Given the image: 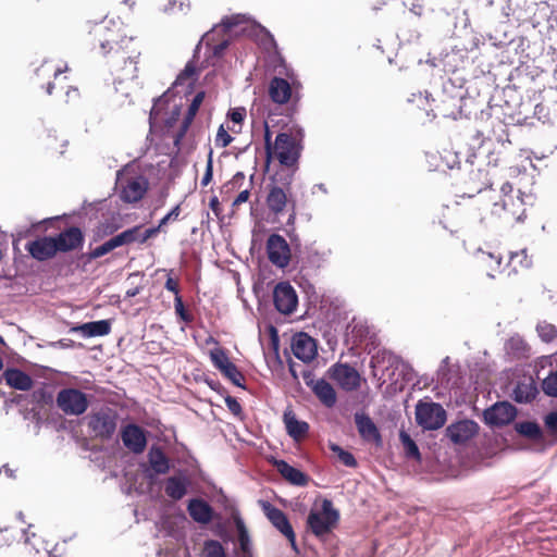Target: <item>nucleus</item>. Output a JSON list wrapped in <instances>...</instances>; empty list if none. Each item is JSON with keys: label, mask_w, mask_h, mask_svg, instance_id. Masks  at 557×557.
Here are the masks:
<instances>
[{"label": "nucleus", "mask_w": 557, "mask_h": 557, "mask_svg": "<svg viewBox=\"0 0 557 557\" xmlns=\"http://www.w3.org/2000/svg\"><path fill=\"white\" fill-rule=\"evenodd\" d=\"M89 428L101 438H110L116 429V414L109 408L100 409L89 419Z\"/></svg>", "instance_id": "9"}, {"label": "nucleus", "mask_w": 557, "mask_h": 557, "mask_svg": "<svg viewBox=\"0 0 557 557\" xmlns=\"http://www.w3.org/2000/svg\"><path fill=\"white\" fill-rule=\"evenodd\" d=\"M264 146H265V151H267V154L269 158H271L272 156V135H271V132L269 129V126L268 124L265 123L264 124Z\"/></svg>", "instance_id": "52"}, {"label": "nucleus", "mask_w": 557, "mask_h": 557, "mask_svg": "<svg viewBox=\"0 0 557 557\" xmlns=\"http://www.w3.org/2000/svg\"><path fill=\"white\" fill-rule=\"evenodd\" d=\"M275 467L281 475L289 483L298 486H304L308 482L307 475L300 470L289 466L284 460L275 461Z\"/></svg>", "instance_id": "26"}, {"label": "nucleus", "mask_w": 557, "mask_h": 557, "mask_svg": "<svg viewBox=\"0 0 557 557\" xmlns=\"http://www.w3.org/2000/svg\"><path fill=\"white\" fill-rule=\"evenodd\" d=\"M57 405L65 414L81 416L88 408V399L76 388H64L57 395Z\"/></svg>", "instance_id": "6"}, {"label": "nucleus", "mask_w": 557, "mask_h": 557, "mask_svg": "<svg viewBox=\"0 0 557 557\" xmlns=\"http://www.w3.org/2000/svg\"><path fill=\"white\" fill-rule=\"evenodd\" d=\"M66 70H67V66H65L64 69H55V70L53 71V76H54V77H58L61 73H63V72H64V71H66Z\"/></svg>", "instance_id": "64"}, {"label": "nucleus", "mask_w": 557, "mask_h": 557, "mask_svg": "<svg viewBox=\"0 0 557 557\" xmlns=\"http://www.w3.org/2000/svg\"><path fill=\"white\" fill-rule=\"evenodd\" d=\"M228 116L233 123L240 124L246 116V110L244 108H235L230 111Z\"/></svg>", "instance_id": "47"}, {"label": "nucleus", "mask_w": 557, "mask_h": 557, "mask_svg": "<svg viewBox=\"0 0 557 557\" xmlns=\"http://www.w3.org/2000/svg\"><path fill=\"white\" fill-rule=\"evenodd\" d=\"M399 438L404 446L406 457L412 458L414 460H420L421 455L419 448L414 441L410 437V435L401 431L399 434Z\"/></svg>", "instance_id": "35"}, {"label": "nucleus", "mask_w": 557, "mask_h": 557, "mask_svg": "<svg viewBox=\"0 0 557 557\" xmlns=\"http://www.w3.org/2000/svg\"><path fill=\"white\" fill-rule=\"evenodd\" d=\"M264 36H265V42H264V46L268 48V45L269 46H273L274 45V39L273 37L268 33V32H264Z\"/></svg>", "instance_id": "62"}, {"label": "nucleus", "mask_w": 557, "mask_h": 557, "mask_svg": "<svg viewBox=\"0 0 557 557\" xmlns=\"http://www.w3.org/2000/svg\"><path fill=\"white\" fill-rule=\"evenodd\" d=\"M213 176V161H212V152L208 156L206 172L201 180V185L207 186L211 181Z\"/></svg>", "instance_id": "46"}, {"label": "nucleus", "mask_w": 557, "mask_h": 557, "mask_svg": "<svg viewBox=\"0 0 557 557\" xmlns=\"http://www.w3.org/2000/svg\"><path fill=\"white\" fill-rule=\"evenodd\" d=\"M355 422L360 435L366 440H379L380 435L373 421L366 414L357 413Z\"/></svg>", "instance_id": "31"}, {"label": "nucleus", "mask_w": 557, "mask_h": 557, "mask_svg": "<svg viewBox=\"0 0 557 557\" xmlns=\"http://www.w3.org/2000/svg\"><path fill=\"white\" fill-rule=\"evenodd\" d=\"M267 253L269 260L277 268L284 269L290 261V248L286 239L278 235L272 234L267 240Z\"/></svg>", "instance_id": "10"}, {"label": "nucleus", "mask_w": 557, "mask_h": 557, "mask_svg": "<svg viewBox=\"0 0 557 557\" xmlns=\"http://www.w3.org/2000/svg\"><path fill=\"white\" fill-rule=\"evenodd\" d=\"M188 480L185 476H171L165 484V493L173 499H181L187 492Z\"/></svg>", "instance_id": "30"}, {"label": "nucleus", "mask_w": 557, "mask_h": 557, "mask_svg": "<svg viewBox=\"0 0 557 557\" xmlns=\"http://www.w3.org/2000/svg\"><path fill=\"white\" fill-rule=\"evenodd\" d=\"M225 403H226L228 410L232 413H234L235 416H238L242 412V406L235 398L228 396L225 399Z\"/></svg>", "instance_id": "51"}, {"label": "nucleus", "mask_w": 557, "mask_h": 557, "mask_svg": "<svg viewBox=\"0 0 557 557\" xmlns=\"http://www.w3.org/2000/svg\"><path fill=\"white\" fill-rule=\"evenodd\" d=\"M503 199L502 203L495 202L493 206V214L504 218L508 221H522L525 209L521 193L513 197L512 186L509 183L503 184L500 188Z\"/></svg>", "instance_id": "4"}, {"label": "nucleus", "mask_w": 557, "mask_h": 557, "mask_svg": "<svg viewBox=\"0 0 557 557\" xmlns=\"http://www.w3.org/2000/svg\"><path fill=\"white\" fill-rule=\"evenodd\" d=\"M236 386H243L244 376L234 363L226 367L225 370L221 371Z\"/></svg>", "instance_id": "41"}, {"label": "nucleus", "mask_w": 557, "mask_h": 557, "mask_svg": "<svg viewBox=\"0 0 557 557\" xmlns=\"http://www.w3.org/2000/svg\"><path fill=\"white\" fill-rule=\"evenodd\" d=\"M165 288L172 293L175 294V297L176 296H180L178 295V285H177V282L174 281L172 277H168L166 282H165Z\"/></svg>", "instance_id": "57"}, {"label": "nucleus", "mask_w": 557, "mask_h": 557, "mask_svg": "<svg viewBox=\"0 0 557 557\" xmlns=\"http://www.w3.org/2000/svg\"><path fill=\"white\" fill-rule=\"evenodd\" d=\"M542 388L546 395L557 397V370L544 379Z\"/></svg>", "instance_id": "40"}, {"label": "nucleus", "mask_w": 557, "mask_h": 557, "mask_svg": "<svg viewBox=\"0 0 557 557\" xmlns=\"http://www.w3.org/2000/svg\"><path fill=\"white\" fill-rule=\"evenodd\" d=\"M116 186L120 189V197L124 202L133 203L139 201L148 190V180L135 173L131 166H125L116 173Z\"/></svg>", "instance_id": "2"}, {"label": "nucleus", "mask_w": 557, "mask_h": 557, "mask_svg": "<svg viewBox=\"0 0 557 557\" xmlns=\"http://www.w3.org/2000/svg\"><path fill=\"white\" fill-rule=\"evenodd\" d=\"M539 336L546 343L552 342L557 336L556 327L547 322H540L536 326Z\"/></svg>", "instance_id": "39"}, {"label": "nucleus", "mask_w": 557, "mask_h": 557, "mask_svg": "<svg viewBox=\"0 0 557 557\" xmlns=\"http://www.w3.org/2000/svg\"><path fill=\"white\" fill-rule=\"evenodd\" d=\"M122 441L125 447L135 454H140L145 450L147 438L141 428L136 424H128L122 430Z\"/></svg>", "instance_id": "17"}, {"label": "nucleus", "mask_w": 557, "mask_h": 557, "mask_svg": "<svg viewBox=\"0 0 557 557\" xmlns=\"http://www.w3.org/2000/svg\"><path fill=\"white\" fill-rule=\"evenodd\" d=\"M537 394V387L532 377H525L518 382L513 389V398L518 403H529Z\"/></svg>", "instance_id": "27"}, {"label": "nucleus", "mask_w": 557, "mask_h": 557, "mask_svg": "<svg viewBox=\"0 0 557 557\" xmlns=\"http://www.w3.org/2000/svg\"><path fill=\"white\" fill-rule=\"evenodd\" d=\"M478 263L486 270L488 277L494 278L503 270V257L499 253L479 249L475 253Z\"/></svg>", "instance_id": "20"}, {"label": "nucleus", "mask_w": 557, "mask_h": 557, "mask_svg": "<svg viewBox=\"0 0 557 557\" xmlns=\"http://www.w3.org/2000/svg\"><path fill=\"white\" fill-rule=\"evenodd\" d=\"M107 242H108V245L110 246L111 250H113V249L124 245L120 234H117L116 236L110 238Z\"/></svg>", "instance_id": "58"}, {"label": "nucleus", "mask_w": 557, "mask_h": 557, "mask_svg": "<svg viewBox=\"0 0 557 557\" xmlns=\"http://www.w3.org/2000/svg\"><path fill=\"white\" fill-rule=\"evenodd\" d=\"M210 358H211V361L213 363V366L222 371V370H225L226 367H228L231 363H233L227 355L225 354V351L221 348H214L210 351Z\"/></svg>", "instance_id": "36"}, {"label": "nucleus", "mask_w": 557, "mask_h": 557, "mask_svg": "<svg viewBox=\"0 0 557 557\" xmlns=\"http://www.w3.org/2000/svg\"><path fill=\"white\" fill-rule=\"evenodd\" d=\"M188 512L199 523H208L212 518L211 507L201 499H191L188 504Z\"/></svg>", "instance_id": "28"}, {"label": "nucleus", "mask_w": 557, "mask_h": 557, "mask_svg": "<svg viewBox=\"0 0 557 557\" xmlns=\"http://www.w3.org/2000/svg\"><path fill=\"white\" fill-rule=\"evenodd\" d=\"M243 15H234L230 17H225L220 25L215 26L210 33H207L199 45L206 44L208 47H210L213 55L220 57L223 51L228 46V39L224 38L221 42L216 45H212L213 36L218 32H230L233 27L238 26L244 22Z\"/></svg>", "instance_id": "13"}, {"label": "nucleus", "mask_w": 557, "mask_h": 557, "mask_svg": "<svg viewBox=\"0 0 557 557\" xmlns=\"http://www.w3.org/2000/svg\"><path fill=\"white\" fill-rule=\"evenodd\" d=\"M237 529H238V540H239L240 548L244 552H247L249 549V537H248V533H247V530H246L243 521H240V520L237 521Z\"/></svg>", "instance_id": "44"}, {"label": "nucleus", "mask_w": 557, "mask_h": 557, "mask_svg": "<svg viewBox=\"0 0 557 557\" xmlns=\"http://www.w3.org/2000/svg\"><path fill=\"white\" fill-rule=\"evenodd\" d=\"M329 376L344 391L351 392L360 387L359 372L347 363H335L329 371Z\"/></svg>", "instance_id": "8"}, {"label": "nucleus", "mask_w": 557, "mask_h": 557, "mask_svg": "<svg viewBox=\"0 0 557 557\" xmlns=\"http://www.w3.org/2000/svg\"><path fill=\"white\" fill-rule=\"evenodd\" d=\"M149 463L153 471L158 474H164L169 471V459L158 447H152L148 454Z\"/></svg>", "instance_id": "32"}, {"label": "nucleus", "mask_w": 557, "mask_h": 557, "mask_svg": "<svg viewBox=\"0 0 557 557\" xmlns=\"http://www.w3.org/2000/svg\"><path fill=\"white\" fill-rule=\"evenodd\" d=\"M448 362H449V357H446L445 359H443L442 361V364L437 371V380L438 382H441L442 384L443 383H448L449 379L447 376V366H448Z\"/></svg>", "instance_id": "48"}, {"label": "nucleus", "mask_w": 557, "mask_h": 557, "mask_svg": "<svg viewBox=\"0 0 557 557\" xmlns=\"http://www.w3.org/2000/svg\"><path fill=\"white\" fill-rule=\"evenodd\" d=\"M521 258L520 262L521 265L524 268L531 267V260L528 259L527 251L523 249L520 252H516L511 255V260L515 261L516 259Z\"/></svg>", "instance_id": "55"}, {"label": "nucleus", "mask_w": 557, "mask_h": 557, "mask_svg": "<svg viewBox=\"0 0 557 557\" xmlns=\"http://www.w3.org/2000/svg\"><path fill=\"white\" fill-rule=\"evenodd\" d=\"M161 227L156 226V227H150V228H147L146 231L141 232L140 231V238H139V243L140 244H144L146 243L148 239L154 237L159 232H160Z\"/></svg>", "instance_id": "50"}, {"label": "nucleus", "mask_w": 557, "mask_h": 557, "mask_svg": "<svg viewBox=\"0 0 557 557\" xmlns=\"http://www.w3.org/2000/svg\"><path fill=\"white\" fill-rule=\"evenodd\" d=\"M545 425L548 430L557 432V412H550L545 417Z\"/></svg>", "instance_id": "53"}, {"label": "nucleus", "mask_w": 557, "mask_h": 557, "mask_svg": "<svg viewBox=\"0 0 557 557\" xmlns=\"http://www.w3.org/2000/svg\"><path fill=\"white\" fill-rule=\"evenodd\" d=\"M205 99V92L203 91H199L198 94H196V96L194 97L189 108H188V111H187V114L183 121V124H182V129H181V133L178 135V138L177 140H180L184 135L185 133L187 132L189 125L191 124L194 117L196 116L202 101Z\"/></svg>", "instance_id": "33"}, {"label": "nucleus", "mask_w": 557, "mask_h": 557, "mask_svg": "<svg viewBox=\"0 0 557 557\" xmlns=\"http://www.w3.org/2000/svg\"><path fill=\"white\" fill-rule=\"evenodd\" d=\"M140 230H141L140 226H134L132 228H128V230L120 233V236H121L124 245L135 243V242L139 243Z\"/></svg>", "instance_id": "43"}, {"label": "nucleus", "mask_w": 557, "mask_h": 557, "mask_svg": "<svg viewBox=\"0 0 557 557\" xmlns=\"http://www.w3.org/2000/svg\"><path fill=\"white\" fill-rule=\"evenodd\" d=\"M269 95L275 103H287L292 96V88L289 83L284 78L274 77L270 82Z\"/></svg>", "instance_id": "22"}, {"label": "nucleus", "mask_w": 557, "mask_h": 557, "mask_svg": "<svg viewBox=\"0 0 557 557\" xmlns=\"http://www.w3.org/2000/svg\"><path fill=\"white\" fill-rule=\"evenodd\" d=\"M233 140V137L227 133V131L221 125L218 129L215 143L220 147H227Z\"/></svg>", "instance_id": "45"}, {"label": "nucleus", "mask_w": 557, "mask_h": 557, "mask_svg": "<svg viewBox=\"0 0 557 557\" xmlns=\"http://www.w3.org/2000/svg\"><path fill=\"white\" fill-rule=\"evenodd\" d=\"M197 79V71L193 62L186 64L184 71L177 76L174 86H186L190 88Z\"/></svg>", "instance_id": "34"}, {"label": "nucleus", "mask_w": 557, "mask_h": 557, "mask_svg": "<svg viewBox=\"0 0 557 557\" xmlns=\"http://www.w3.org/2000/svg\"><path fill=\"white\" fill-rule=\"evenodd\" d=\"M287 203V196L285 191L278 187L273 186L267 197L268 208L275 214L282 213Z\"/></svg>", "instance_id": "29"}, {"label": "nucleus", "mask_w": 557, "mask_h": 557, "mask_svg": "<svg viewBox=\"0 0 557 557\" xmlns=\"http://www.w3.org/2000/svg\"><path fill=\"white\" fill-rule=\"evenodd\" d=\"M339 512L330 499H323L320 509H312L309 512L307 523L312 533L322 536L329 533L337 523Z\"/></svg>", "instance_id": "3"}, {"label": "nucleus", "mask_w": 557, "mask_h": 557, "mask_svg": "<svg viewBox=\"0 0 557 557\" xmlns=\"http://www.w3.org/2000/svg\"><path fill=\"white\" fill-rule=\"evenodd\" d=\"M283 420L287 434L295 441H299L308 433L309 424L306 421L298 420L293 411H285Z\"/></svg>", "instance_id": "23"}, {"label": "nucleus", "mask_w": 557, "mask_h": 557, "mask_svg": "<svg viewBox=\"0 0 557 557\" xmlns=\"http://www.w3.org/2000/svg\"><path fill=\"white\" fill-rule=\"evenodd\" d=\"M71 332L78 333L85 338L106 336L111 332V323L108 320L87 322L73 326Z\"/></svg>", "instance_id": "19"}, {"label": "nucleus", "mask_w": 557, "mask_h": 557, "mask_svg": "<svg viewBox=\"0 0 557 557\" xmlns=\"http://www.w3.org/2000/svg\"><path fill=\"white\" fill-rule=\"evenodd\" d=\"M180 212H181L180 206L174 207L166 215H164L160 220L159 227L166 225L170 221L176 220L180 215Z\"/></svg>", "instance_id": "49"}, {"label": "nucleus", "mask_w": 557, "mask_h": 557, "mask_svg": "<svg viewBox=\"0 0 557 557\" xmlns=\"http://www.w3.org/2000/svg\"><path fill=\"white\" fill-rule=\"evenodd\" d=\"M479 431V425L472 420H460L446 429L447 437L455 444H462L472 438Z\"/></svg>", "instance_id": "16"}, {"label": "nucleus", "mask_w": 557, "mask_h": 557, "mask_svg": "<svg viewBox=\"0 0 557 557\" xmlns=\"http://www.w3.org/2000/svg\"><path fill=\"white\" fill-rule=\"evenodd\" d=\"M264 515L271 523L290 542L296 549V536L286 515L267 500L259 502Z\"/></svg>", "instance_id": "11"}, {"label": "nucleus", "mask_w": 557, "mask_h": 557, "mask_svg": "<svg viewBox=\"0 0 557 557\" xmlns=\"http://www.w3.org/2000/svg\"><path fill=\"white\" fill-rule=\"evenodd\" d=\"M137 294H138V288L128 289V290L126 292V296H127V297H135Z\"/></svg>", "instance_id": "63"}, {"label": "nucleus", "mask_w": 557, "mask_h": 557, "mask_svg": "<svg viewBox=\"0 0 557 557\" xmlns=\"http://www.w3.org/2000/svg\"><path fill=\"white\" fill-rule=\"evenodd\" d=\"M330 449L334 454H336V456L338 457L339 461L343 465H345L346 467H356L357 461H356L355 457L349 451L344 450L337 444H331Z\"/></svg>", "instance_id": "38"}, {"label": "nucleus", "mask_w": 557, "mask_h": 557, "mask_svg": "<svg viewBox=\"0 0 557 557\" xmlns=\"http://www.w3.org/2000/svg\"><path fill=\"white\" fill-rule=\"evenodd\" d=\"M273 298L275 308L283 314H290L297 308L298 297L289 283H278L274 288Z\"/></svg>", "instance_id": "14"}, {"label": "nucleus", "mask_w": 557, "mask_h": 557, "mask_svg": "<svg viewBox=\"0 0 557 557\" xmlns=\"http://www.w3.org/2000/svg\"><path fill=\"white\" fill-rule=\"evenodd\" d=\"M245 178L244 174L238 172L234 175L233 180L231 181L232 185H236L239 181H243Z\"/></svg>", "instance_id": "61"}, {"label": "nucleus", "mask_w": 557, "mask_h": 557, "mask_svg": "<svg viewBox=\"0 0 557 557\" xmlns=\"http://www.w3.org/2000/svg\"><path fill=\"white\" fill-rule=\"evenodd\" d=\"M132 44V37H124L120 41H117L115 37H110L100 42V49L103 55L113 52L110 66L116 90H120V85L133 83L137 78V59L140 55V51L131 48Z\"/></svg>", "instance_id": "1"}, {"label": "nucleus", "mask_w": 557, "mask_h": 557, "mask_svg": "<svg viewBox=\"0 0 557 557\" xmlns=\"http://www.w3.org/2000/svg\"><path fill=\"white\" fill-rule=\"evenodd\" d=\"M162 106V101L161 100H158L152 109H151V112H150V117L152 116H157L159 114V111H160V107Z\"/></svg>", "instance_id": "60"}, {"label": "nucleus", "mask_w": 557, "mask_h": 557, "mask_svg": "<svg viewBox=\"0 0 557 557\" xmlns=\"http://www.w3.org/2000/svg\"><path fill=\"white\" fill-rule=\"evenodd\" d=\"M516 430L530 438H537L541 435L540 426L534 422H521L516 425Z\"/></svg>", "instance_id": "37"}, {"label": "nucleus", "mask_w": 557, "mask_h": 557, "mask_svg": "<svg viewBox=\"0 0 557 557\" xmlns=\"http://www.w3.org/2000/svg\"><path fill=\"white\" fill-rule=\"evenodd\" d=\"M286 166L294 165L299 157L295 139L287 133H280L272 147V156Z\"/></svg>", "instance_id": "7"}, {"label": "nucleus", "mask_w": 557, "mask_h": 557, "mask_svg": "<svg viewBox=\"0 0 557 557\" xmlns=\"http://www.w3.org/2000/svg\"><path fill=\"white\" fill-rule=\"evenodd\" d=\"M29 253L37 260H47L58 252L53 237H42L28 244Z\"/></svg>", "instance_id": "18"}, {"label": "nucleus", "mask_w": 557, "mask_h": 557, "mask_svg": "<svg viewBox=\"0 0 557 557\" xmlns=\"http://www.w3.org/2000/svg\"><path fill=\"white\" fill-rule=\"evenodd\" d=\"M111 250L110 246L108 245V242H104L102 245L96 247L92 252H91V256L94 258H99V257H102L107 253H109Z\"/></svg>", "instance_id": "54"}, {"label": "nucleus", "mask_w": 557, "mask_h": 557, "mask_svg": "<svg viewBox=\"0 0 557 557\" xmlns=\"http://www.w3.org/2000/svg\"><path fill=\"white\" fill-rule=\"evenodd\" d=\"M416 421L424 430H437L446 422V411L435 403H418L416 406Z\"/></svg>", "instance_id": "5"}, {"label": "nucleus", "mask_w": 557, "mask_h": 557, "mask_svg": "<svg viewBox=\"0 0 557 557\" xmlns=\"http://www.w3.org/2000/svg\"><path fill=\"white\" fill-rule=\"evenodd\" d=\"M205 557H226L223 546L218 541H208L205 544Z\"/></svg>", "instance_id": "42"}, {"label": "nucleus", "mask_w": 557, "mask_h": 557, "mask_svg": "<svg viewBox=\"0 0 557 557\" xmlns=\"http://www.w3.org/2000/svg\"><path fill=\"white\" fill-rule=\"evenodd\" d=\"M292 351L297 359L310 362L318 352L315 341L306 333H298L293 336Z\"/></svg>", "instance_id": "15"}, {"label": "nucleus", "mask_w": 557, "mask_h": 557, "mask_svg": "<svg viewBox=\"0 0 557 557\" xmlns=\"http://www.w3.org/2000/svg\"><path fill=\"white\" fill-rule=\"evenodd\" d=\"M249 195H250V191H249L248 189H244V190H242V191L237 195V197L234 199V201H233V203H232V205H233V207H237V206H239V205H242V203L246 202V201L248 200V198H249Z\"/></svg>", "instance_id": "56"}, {"label": "nucleus", "mask_w": 557, "mask_h": 557, "mask_svg": "<svg viewBox=\"0 0 557 557\" xmlns=\"http://www.w3.org/2000/svg\"><path fill=\"white\" fill-rule=\"evenodd\" d=\"M3 377L7 384L15 389L29 391L33 387L32 377L18 369H7Z\"/></svg>", "instance_id": "25"}, {"label": "nucleus", "mask_w": 557, "mask_h": 557, "mask_svg": "<svg viewBox=\"0 0 557 557\" xmlns=\"http://www.w3.org/2000/svg\"><path fill=\"white\" fill-rule=\"evenodd\" d=\"M311 388L320 401L326 407H333L336 403V393L333 386L324 379L311 382Z\"/></svg>", "instance_id": "24"}, {"label": "nucleus", "mask_w": 557, "mask_h": 557, "mask_svg": "<svg viewBox=\"0 0 557 557\" xmlns=\"http://www.w3.org/2000/svg\"><path fill=\"white\" fill-rule=\"evenodd\" d=\"M53 238L58 246V251L73 250L83 243V234L77 227H71Z\"/></svg>", "instance_id": "21"}, {"label": "nucleus", "mask_w": 557, "mask_h": 557, "mask_svg": "<svg viewBox=\"0 0 557 557\" xmlns=\"http://www.w3.org/2000/svg\"><path fill=\"white\" fill-rule=\"evenodd\" d=\"M517 416L513 405L508 401L496 403L483 412L484 421L491 426L509 424Z\"/></svg>", "instance_id": "12"}, {"label": "nucleus", "mask_w": 557, "mask_h": 557, "mask_svg": "<svg viewBox=\"0 0 557 557\" xmlns=\"http://www.w3.org/2000/svg\"><path fill=\"white\" fill-rule=\"evenodd\" d=\"M175 310L183 319H185L184 315V306L181 296L175 297Z\"/></svg>", "instance_id": "59"}]
</instances>
